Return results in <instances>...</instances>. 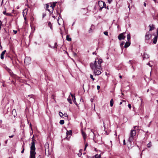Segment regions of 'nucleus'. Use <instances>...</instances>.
Returning <instances> with one entry per match:
<instances>
[{"instance_id":"nucleus-57","label":"nucleus","mask_w":158,"mask_h":158,"mask_svg":"<svg viewBox=\"0 0 158 158\" xmlns=\"http://www.w3.org/2000/svg\"><path fill=\"white\" fill-rule=\"evenodd\" d=\"M92 54H93V55L95 54V52H94Z\"/></svg>"},{"instance_id":"nucleus-23","label":"nucleus","mask_w":158,"mask_h":158,"mask_svg":"<svg viewBox=\"0 0 158 158\" xmlns=\"http://www.w3.org/2000/svg\"><path fill=\"white\" fill-rule=\"evenodd\" d=\"M95 158H100L101 157V156L100 155L96 154L95 155Z\"/></svg>"},{"instance_id":"nucleus-17","label":"nucleus","mask_w":158,"mask_h":158,"mask_svg":"<svg viewBox=\"0 0 158 158\" xmlns=\"http://www.w3.org/2000/svg\"><path fill=\"white\" fill-rule=\"evenodd\" d=\"M127 39L128 41H130L131 39V35L130 33H129L127 35Z\"/></svg>"},{"instance_id":"nucleus-63","label":"nucleus","mask_w":158,"mask_h":158,"mask_svg":"<svg viewBox=\"0 0 158 158\" xmlns=\"http://www.w3.org/2000/svg\"><path fill=\"white\" fill-rule=\"evenodd\" d=\"M122 95H123V93H122Z\"/></svg>"},{"instance_id":"nucleus-19","label":"nucleus","mask_w":158,"mask_h":158,"mask_svg":"<svg viewBox=\"0 0 158 158\" xmlns=\"http://www.w3.org/2000/svg\"><path fill=\"white\" fill-rule=\"evenodd\" d=\"M113 103H114V102H113V99H112L110 101V106L111 107H112L113 106Z\"/></svg>"},{"instance_id":"nucleus-42","label":"nucleus","mask_w":158,"mask_h":158,"mask_svg":"<svg viewBox=\"0 0 158 158\" xmlns=\"http://www.w3.org/2000/svg\"><path fill=\"white\" fill-rule=\"evenodd\" d=\"M101 2L103 3L104 6L105 5H106L105 3L104 2L101 1Z\"/></svg>"},{"instance_id":"nucleus-13","label":"nucleus","mask_w":158,"mask_h":158,"mask_svg":"<svg viewBox=\"0 0 158 158\" xmlns=\"http://www.w3.org/2000/svg\"><path fill=\"white\" fill-rule=\"evenodd\" d=\"M6 52V50H4L2 52L1 55V56H0L1 58L2 59H3L4 55L5 54Z\"/></svg>"},{"instance_id":"nucleus-25","label":"nucleus","mask_w":158,"mask_h":158,"mask_svg":"<svg viewBox=\"0 0 158 158\" xmlns=\"http://www.w3.org/2000/svg\"><path fill=\"white\" fill-rule=\"evenodd\" d=\"M59 123L61 125L63 124L64 123V121L63 120H60V121Z\"/></svg>"},{"instance_id":"nucleus-45","label":"nucleus","mask_w":158,"mask_h":158,"mask_svg":"<svg viewBox=\"0 0 158 158\" xmlns=\"http://www.w3.org/2000/svg\"><path fill=\"white\" fill-rule=\"evenodd\" d=\"M88 145V144L87 143H86L85 145V147H87Z\"/></svg>"},{"instance_id":"nucleus-5","label":"nucleus","mask_w":158,"mask_h":158,"mask_svg":"<svg viewBox=\"0 0 158 158\" xmlns=\"http://www.w3.org/2000/svg\"><path fill=\"white\" fill-rule=\"evenodd\" d=\"M152 37V35L150 34V32H147L145 35V42H148V40L151 38Z\"/></svg>"},{"instance_id":"nucleus-50","label":"nucleus","mask_w":158,"mask_h":158,"mask_svg":"<svg viewBox=\"0 0 158 158\" xmlns=\"http://www.w3.org/2000/svg\"><path fill=\"white\" fill-rule=\"evenodd\" d=\"M49 26L51 29H52V25L51 24V25L50 26Z\"/></svg>"},{"instance_id":"nucleus-2","label":"nucleus","mask_w":158,"mask_h":158,"mask_svg":"<svg viewBox=\"0 0 158 158\" xmlns=\"http://www.w3.org/2000/svg\"><path fill=\"white\" fill-rule=\"evenodd\" d=\"M32 141L30 147V158H35V155L36 154L35 152V141L34 136L32 138Z\"/></svg>"},{"instance_id":"nucleus-33","label":"nucleus","mask_w":158,"mask_h":158,"mask_svg":"<svg viewBox=\"0 0 158 158\" xmlns=\"http://www.w3.org/2000/svg\"><path fill=\"white\" fill-rule=\"evenodd\" d=\"M81 155L82 153L81 152H80L77 154L78 156L79 157H80L81 156Z\"/></svg>"},{"instance_id":"nucleus-38","label":"nucleus","mask_w":158,"mask_h":158,"mask_svg":"<svg viewBox=\"0 0 158 158\" xmlns=\"http://www.w3.org/2000/svg\"><path fill=\"white\" fill-rule=\"evenodd\" d=\"M14 33L15 34H16L17 32V31L13 30Z\"/></svg>"},{"instance_id":"nucleus-9","label":"nucleus","mask_w":158,"mask_h":158,"mask_svg":"<svg viewBox=\"0 0 158 158\" xmlns=\"http://www.w3.org/2000/svg\"><path fill=\"white\" fill-rule=\"evenodd\" d=\"M149 27H150L149 31H152L155 28V26L153 24H151L149 26Z\"/></svg>"},{"instance_id":"nucleus-21","label":"nucleus","mask_w":158,"mask_h":158,"mask_svg":"<svg viewBox=\"0 0 158 158\" xmlns=\"http://www.w3.org/2000/svg\"><path fill=\"white\" fill-rule=\"evenodd\" d=\"M22 151H21V153H23L24 152V149H25V148H24V144H23V145L22 146Z\"/></svg>"},{"instance_id":"nucleus-24","label":"nucleus","mask_w":158,"mask_h":158,"mask_svg":"<svg viewBox=\"0 0 158 158\" xmlns=\"http://www.w3.org/2000/svg\"><path fill=\"white\" fill-rule=\"evenodd\" d=\"M57 3L56 2H53L52 3V6L54 8L55 7L56 4Z\"/></svg>"},{"instance_id":"nucleus-10","label":"nucleus","mask_w":158,"mask_h":158,"mask_svg":"<svg viewBox=\"0 0 158 158\" xmlns=\"http://www.w3.org/2000/svg\"><path fill=\"white\" fill-rule=\"evenodd\" d=\"M94 29V26L93 25H92L89 30V33H91L93 32V30Z\"/></svg>"},{"instance_id":"nucleus-18","label":"nucleus","mask_w":158,"mask_h":158,"mask_svg":"<svg viewBox=\"0 0 158 158\" xmlns=\"http://www.w3.org/2000/svg\"><path fill=\"white\" fill-rule=\"evenodd\" d=\"M3 13L4 15H6L8 16H10L11 15L10 13H6V11H3Z\"/></svg>"},{"instance_id":"nucleus-6","label":"nucleus","mask_w":158,"mask_h":158,"mask_svg":"<svg viewBox=\"0 0 158 158\" xmlns=\"http://www.w3.org/2000/svg\"><path fill=\"white\" fill-rule=\"evenodd\" d=\"M126 33V32H123L119 34L118 36V40H124L125 38V35Z\"/></svg>"},{"instance_id":"nucleus-20","label":"nucleus","mask_w":158,"mask_h":158,"mask_svg":"<svg viewBox=\"0 0 158 158\" xmlns=\"http://www.w3.org/2000/svg\"><path fill=\"white\" fill-rule=\"evenodd\" d=\"M124 44V42H123L121 43V44H120V46L122 48V49L123 50V45Z\"/></svg>"},{"instance_id":"nucleus-48","label":"nucleus","mask_w":158,"mask_h":158,"mask_svg":"<svg viewBox=\"0 0 158 158\" xmlns=\"http://www.w3.org/2000/svg\"><path fill=\"white\" fill-rule=\"evenodd\" d=\"M32 96H33V95H32V94L28 95V96L29 97H31V98H32Z\"/></svg>"},{"instance_id":"nucleus-34","label":"nucleus","mask_w":158,"mask_h":158,"mask_svg":"<svg viewBox=\"0 0 158 158\" xmlns=\"http://www.w3.org/2000/svg\"><path fill=\"white\" fill-rule=\"evenodd\" d=\"M70 95H71V97H72V98H73L74 97H75V96H74L73 94H72L71 93H70Z\"/></svg>"},{"instance_id":"nucleus-47","label":"nucleus","mask_w":158,"mask_h":158,"mask_svg":"<svg viewBox=\"0 0 158 158\" xmlns=\"http://www.w3.org/2000/svg\"><path fill=\"white\" fill-rule=\"evenodd\" d=\"M123 144L124 145H125L126 144V143H125V139H124L123 140Z\"/></svg>"},{"instance_id":"nucleus-36","label":"nucleus","mask_w":158,"mask_h":158,"mask_svg":"<svg viewBox=\"0 0 158 158\" xmlns=\"http://www.w3.org/2000/svg\"><path fill=\"white\" fill-rule=\"evenodd\" d=\"M147 64L148 65H149L150 67H152L153 66L152 65H151L150 64V62L148 63Z\"/></svg>"},{"instance_id":"nucleus-43","label":"nucleus","mask_w":158,"mask_h":158,"mask_svg":"<svg viewBox=\"0 0 158 158\" xmlns=\"http://www.w3.org/2000/svg\"><path fill=\"white\" fill-rule=\"evenodd\" d=\"M112 0H108V1L109 3H110L111 2Z\"/></svg>"},{"instance_id":"nucleus-49","label":"nucleus","mask_w":158,"mask_h":158,"mask_svg":"<svg viewBox=\"0 0 158 158\" xmlns=\"http://www.w3.org/2000/svg\"><path fill=\"white\" fill-rule=\"evenodd\" d=\"M16 112V111L15 110V109H14L13 110V111H12V113H14V112Z\"/></svg>"},{"instance_id":"nucleus-7","label":"nucleus","mask_w":158,"mask_h":158,"mask_svg":"<svg viewBox=\"0 0 158 158\" xmlns=\"http://www.w3.org/2000/svg\"><path fill=\"white\" fill-rule=\"evenodd\" d=\"M31 60L29 57H26L24 59V63L26 64H29L31 62Z\"/></svg>"},{"instance_id":"nucleus-58","label":"nucleus","mask_w":158,"mask_h":158,"mask_svg":"<svg viewBox=\"0 0 158 158\" xmlns=\"http://www.w3.org/2000/svg\"><path fill=\"white\" fill-rule=\"evenodd\" d=\"M122 103V102H121L119 104H120V105H121Z\"/></svg>"},{"instance_id":"nucleus-56","label":"nucleus","mask_w":158,"mask_h":158,"mask_svg":"<svg viewBox=\"0 0 158 158\" xmlns=\"http://www.w3.org/2000/svg\"><path fill=\"white\" fill-rule=\"evenodd\" d=\"M119 77L120 78H122V76L121 75H120L119 76Z\"/></svg>"},{"instance_id":"nucleus-60","label":"nucleus","mask_w":158,"mask_h":158,"mask_svg":"<svg viewBox=\"0 0 158 158\" xmlns=\"http://www.w3.org/2000/svg\"><path fill=\"white\" fill-rule=\"evenodd\" d=\"M7 140H6V142H5V143H7Z\"/></svg>"},{"instance_id":"nucleus-61","label":"nucleus","mask_w":158,"mask_h":158,"mask_svg":"<svg viewBox=\"0 0 158 158\" xmlns=\"http://www.w3.org/2000/svg\"><path fill=\"white\" fill-rule=\"evenodd\" d=\"M134 77H135V76H134V75H133V76H132V78H133Z\"/></svg>"},{"instance_id":"nucleus-27","label":"nucleus","mask_w":158,"mask_h":158,"mask_svg":"<svg viewBox=\"0 0 158 158\" xmlns=\"http://www.w3.org/2000/svg\"><path fill=\"white\" fill-rule=\"evenodd\" d=\"M151 142H150L149 143H148L147 144V147L148 148H150L151 147Z\"/></svg>"},{"instance_id":"nucleus-22","label":"nucleus","mask_w":158,"mask_h":158,"mask_svg":"<svg viewBox=\"0 0 158 158\" xmlns=\"http://www.w3.org/2000/svg\"><path fill=\"white\" fill-rule=\"evenodd\" d=\"M66 40L68 41H71V38L69 37L68 35L66 36Z\"/></svg>"},{"instance_id":"nucleus-1","label":"nucleus","mask_w":158,"mask_h":158,"mask_svg":"<svg viewBox=\"0 0 158 158\" xmlns=\"http://www.w3.org/2000/svg\"><path fill=\"white\" fill-rule=\"evenodd\" d=\"M102 62V60L101 59H97L95 60L94 63L90 64V67L93 70L95 75H98L101 74L102 68L101 64Z\"/></svg>"},{"instance_id":"nucleus-28","label":"nucleus","mask_w":158,"mask_h":158,"mask_svg":"<svg viewBox=\"0 0 158 158\" xmlns=\"http://www.w3.org/2000/svg\"><path fill=\"white\" fill-rule=\"evenodd\" d=\"M67 100L70 104L72 103V100L70 98H68L67 99Z\"/></svg>"},{"instance_id":"nucleus-40","label":"nucleus","mask_w":158,"mask_h":158,"mask_svg":"<svg viewBox=\"0 0 158 158\" xmlns=\"http://www.w3.org/2000/svg\"><path fill=\"white\" fill-rule=\"evenodd\" d=\"M100 88V86L99 85L97 86V89L98 90H99Z\"/></svg>"},{"instance_id":"nucleus-35","label":"nucleus","mask_w":158,"mask_h":158,"mask_svg":"<svg viewBox=\"0 0 158 158\" xmlns=\"http://www.w3.org/2000/svg\"><path fill=\"white\" fill-rule=\"evenodd\" d=\"M70 95H71V97H72V98H73L74 97H75V96H74L73 94H72L71 93H70Z\"/></svg>"},{"instance_id":"nucleus-62","label":"nucleus","mask_w":158,"mask_h":158,"mask_svg":"<svg viewBox=\"0 0 158 158\" xmlns=\"http://www.w3.org/2000/svg\"><path fill=\"white\" fill-rule=\"evenodd\" d=\"M149 91V89H148V90H147V92H148Z\"/></svg>"},{"instance_id":"nucleus-14","label":"nucleus","mask_w":158,"mask_h":158,"mask_svg":"<svg viewBox=\"0 0 158 158\" xmlns=\"http://www.w3.org/2000/svg\"><path fill=\"white\" fill-rule=\"evenodd\" d=\"M7 70L9 73L10 75L11 76H13L14 74L12 72V71L9 69L8 68L7 69Z\"/></svg>"},{"instance_id":"nucleus-30","label":"nucleus","mask_w":158,"mask_h":158,"mask_svg":"<svg viewBox=\"0 0 158 158\" xmlns=\"http://www.w3.org/2000/svg\"><path fill=\"white\" fill-rule=\"evenodd\" d=\"M82 135L83 136V137H84V139H85L86 137V135L85 134V133L84 132H82Z\"/></svg>"},{"instance_id":"nucleus-55","label":"nucleus","mask_w":158,"mask_h":158,"mask_svg":"<svg viewBox=\"0 0 158 158\" xmlns=\"http://www.w3.org/2000/svg\"><path fill=\"white\" fill-rule=\"evenodd\" d=\"M87 147H85V148H84V150L85 151V150L86 149V148Z\"/></svg>"},{"instance_id":"nucleus-53","label":"nucleus","mask_w":158,"mask_h":158,"mask_svg":"<svg viewBox=\"0 0 158 158\" xmlns=\"http://www.w3.org/2000/svg\"><path fill=\"white\" fill-rule=\"evenodd\" d=\"M93 99H92V98H91V99H90V101H91L92 102H93Z\"/></svg>"},{"instance_id":"nucleus-29","label":"nucleus","mask_w":158,"mask_h":158,"mask_svg":"<svg viewBox=\"0 0 158 158\" xmlns=\"http://www.w3.org/2000/svg\"><path fill=\"white\" fill-rule=\"evenodd\" d=\"M59 115L61 117H62V116H63V114L62 112H59Z\"/></svg>"},{"instance_id":"nucleus-8","label":"nucleus","mask_w":158,"mask_h":158,"mask_svg":"<svg viewBox=\"0 0 158 158\" xmlns=\"http://www.w3.org/2000/svg\"><path fill=\"white\" fill-rule=\"evenodd\" d=\"M158 36V28L157 29V35H156L155 37H154V39H153V43L154 44H156V43L157 40V37Z\"/></svg>"},{"instance_id":"nucleus-59","label":"nucleus","mask_w":158,"mask_h":158,"mask_svg":"<svg viewBox=\"0 0 158 158\" xmlns=\"http://www.w3.org/2000/svg\"><path fill=\"white\" fill-rule=\"evenodd\" d=\"M150 62L152 63L153 62V61H150Z\"/></svg>"},{"instance_id":"nucleus-32","label":"nucleus","mask_w":158,"mask_h":158,"mask_svg":"<svg viewBox=\"0 0 158 158\" xmlns=\"http://www.w3.org/2000/svg\"><path fill=\"white\" fill-rule=\"evenodd\" d=\"M104 34L106 35H108V32L107 31H105L104 32Z\"/></svg>"},{"instance_id":"nucleus-64","label":"nucleus","mask_w":158,"mask_h":158,"mask_svg":"<svg viewBox=\"0 0 158 158\" xmlns=\"http://www.w3.org/2000/svg\"><path fill=\"white\" fill-rule=\"evenodd\" d=\"M157 101L158 102V100H157Z\"/></svg>"},{"instance_id":"nucleus-12","label":"nucleus","mask_w":158,"mask_h":158,"mask_svg":"<svg viewBox=\"0 0 158 158\" xmlns=\"http://www.w3.org/2000/svg\"><path fill=\"white\" fill-rule=\"evenodd\" d=\"M143 59H144V58H149L148 55L146 53L144 52L143 56Z\"/></svg>"},{"instance_id":"nucleus-51","label":"nucleus","mask_w":158,"mask_h":158,"mask_svg":"<svg viewBox=\"0 0 158 158\" xmlns=\"http://www.w3.org/2000/svg\"><path fill=\"white\" fill-rule=\"evenodd\" d=\"M143 5H144V6H146V3H145V2H144V3Z\"/></svg>"},{"instance_id":"nucleus-15","label":"nucleus","mask_w":158,"mask_h":158,"mask_svg":"<svg viewBox=\"0 0 158 158\" xmlns=\"http://www.w3.org/2000/svg\"><path fill=\"white\" fill-rule=\"evenodd\" d=\"M57 44V43L55 42V43L54 45V46H53V47L50 44H49L48 46H49V47H50V48H53V49L56 48H57V47H56Z\"/></svg>"},{"instance_id":"nucleus-3","label":"nucleus","mask_w":158,"mask_h":158,"mask_svg":"<svg viewBox=\"0 0 158 158\" xmlns=\"http://www.w3.org/2000/svg\"><path fill=\"white\" fill-rule=\"evenodd\" d=\"M136 127H137V126H134L133 127L134 129L131 130V131L130 135L128 139V141L131 144L136 134V131L135 129L136 128Z\"/></svg>"},{"instance_id":"nucleus-52","label":"nucleus","mask_w":158,"mask_h":158,"mask_svg":"<svg viewBox=\"0 0 158 158\" xmlns=\"http://www.w3.org/2000/svg\"><path fill=\"white\" fill-rule=\"evenodd\" d=\"M30 127H31V129H32L31 125V123H30Z\"/></svg>"},{"instance_id":"nucleus-16","label":"nucleus","mask_w":158,"mask_h":158,"mask_svg":"<svg viewBox=\"0 0 158 158\" xmlns=\"http://www.w3.org/2000/svg\"><path fill=\"white\" fill-rule=\"evenodd\" d=\"M66 134L67 135H71L72 134V131L71 130H70L69 131H67Z\"/></svg>"},{"instance_id":"nucleus-46","label":"nucleus","mask_w":158,"mask_h":158,"mask_svg":"<svg viewBox=\"0 0 158 158\" xmlns=\"http://www.w3.org/2000/svg\"><path fill=\"white\" fill-rule=\"evenodd\" d=\"M2 24V23L1 20H0V27H1V25Z\"/></svg>"},{"instance_id":"nucleus-26","label":"nucleus","mask_w":158,"mask_h":158,"mask_svg":"<svg viewBox=\"0 0 158 158\" xmlns=\"http://www.w3.org/2000/svg\"><path fill=\"white\" fill-rule=\"evenodd\" d=\"M72 99H73V102L75 104H76V105H77V102L76 101V98H75V97H74L73 98H72Z\"/></svg>"},{"instance_id":"nucleus-39","label":"nucleus","mask_w":158,"mask_h":158,"mask_svg":"<svg viewBox=\"0 0 158 158\" xmlns=\"http://www.w3.org/2000/svg\"><path fill=\"white\" fill-rule=\"evenodd\" d=\"M63 115H64L65 117H68V115L67 114H63Z\"/></svg>"},{"instance_id":"nucleus-41","label":"nucleus","mask_w":158,"mask_h":158,"mask_svg":"<svg viewBox=\"0 0 158 158\" xmlns=\"http://www.w3.org/2000/svg\"><path fill=\"white\" fill-rule=\"evenodd\" d=\"M73 55L75 56H77V55L76 54V53H75V52H73Z\"/></svg>"},{"instance_id":"nucleus-54","label":"nucleus","mask_w":158,"mask_h":158,"mask_svg":"<svg viewBox=\"0 0 158 158\" xmlns=\"http://www.w3.org/2000/svg\"><path fill=\"white\" fill-rule=\"evenodd\" d=\"M48 24L49 26H50L51 25V23L50 22H49L48 23Z\"/></svg>"},{"instance_id":"nucleus-11","label":"nucleus","mask_w":158,"mask_h":158,"mask_svg":"<svg viewBox=\"0 0 158 158\" xmlns=\"http://www.w3.org/2000/svg\"><path fill=\"white\" fill-rule=\"evenodd\" d=\"M130 44L131 43L130 41H128V42H126L124 45V47L127 48L130 45Z\"/></svg>"},{"instance_id":"nucleus-31","label":"nucleus","mask_w":158,"mask_h":158,"mask_svg":"<svg viewBox=\"0 0 158 158\" xmlns=\"http://www.w3.org/2000/svg\"><path fill=\"white\" fill-rule=\"evenodd\" d=\"M90 78L92 79V80L94 81L95 80V79L93 77V75L91 74H90Z\"/></svg>"},{"instance_id":"nucleus-37","label":"nucleus","mask_w":158,"mask_h":158,"mask_svg":"<svg viewBox=\"0 0 158 158\" xmlns=\"http://www.w3.org/2000/svg\"><path fill=\"white\" fill-rule=\"evenodd\" d=\"M128 107L130 109H131V104H128Z\"/></svg>"},{"instance_id":"nucleus-4","label":"nucleus","mask_w":158,"mask_h":158,"mask_svg":"<svg viewBox=\"0 0 158 158\" xmlns=\"http://www.w3.org/2000/svg\"><path fill=\"white\" fill-rule=\"evenodd\" d=\"M46 5V9L50 13H52L53 10V8L52 6V4L51 3L47 4Z\"/></svg>"},{"instance_id":"nucleus-44","label":"nucleus","mask_w":158,"mask_h":158,"mask_svg":"<svg viewBox=\"0 0 158 158\" xmlns=\"http://www.w3.org/2000/svg\"><path fill=\"white\" fill-rule=\"evenodd\" d=\"M13 136H14V135H12L11 136H9V137L10 138H13Z\"/></svg>"}]
</instances>
